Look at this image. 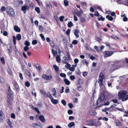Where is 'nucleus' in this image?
<instances>
[{"label":"nucleus","mask_w":128,"mask_h":128,"mask_svg":"<svg viewBox=\"0 0 128 128\" xmlns=\"http://www.w3.org/2000/svg\"><path fill=\"white\" fill-rule=\"evenodd\" d=\"M118 94L120 99H121L122 101H126L128 99V95L126 91H122L120 92H119Z\"/></svg>","instance_id":"f257e3e1"},{"label":"nucleus","mask_w":128,"mask_h":128,"mask_svg":"<svg viewBox=\"0 0 128 128\" xmlns=\"http://www.w3.org/2000/svg\"><path fill=\"white\" fill-rule=\"evenodd\" d=\"M6 11L7 14L11 16L14 17L15 16L14 12V9L10 7L8 8Z\"/></svg>","instance_id":"f03ea898"},{"label":"nucleus","mask_w":128,"mask_h":128,"mask_svg":"<svg viewBox=\"0 0 128 128\" xmlns=\"http://www.w3.org/2000/svg\"><path fill=\"white\" fill-rule=\"evenodd\" d=\"M7 90L8 92V94L7 95V98H13L14 94L13 92L11 90L10 86L8 87Z\"/></svg>","instance_id":"7ed1b4c3"},{"label":"nucleus","mask_w":128,"mask_h":128,"mask_svg":"<svg viewBox=\"0 0 128 128\" xmlns=\"http://www.w3.org/2000/svg\"><path fill=\"white\" fill-rule=\"evenodd\" d=\"M120 67V66L119 65L117 64H112L110 70V72H112L115 70L118 69Z\"/></svg>","instance_id":"20e7f679"},{"label":"nucleus","mask_w":128,"mask_h":128,"mask_svg":"<svg viewBox=\"0 0 128 128\" xmlns=\"http://www.w3.org/2000/svg\"><path fill=\"white\" fill-rule=\"evenodd\" d=\"M95 120L94 119H90L87 120L86 122L88 123L86 125L89 126H96V122H95Z\"/></svg>","instance_id":"39448f33"},{"label":"nucleus","mask_w":128,"mask_h":128,"mask_svg":"<svg viewBox=\"0 0 128 128\" xmlns=\"http://www.w3.org/2000/svg\"><path fill=\"white\" fill-rule=\"evenodd\" d=\"M114 53L113 52L105 51L103 52V55L104 57H108L111 56Z\"/></svg>","instance_id":"423d86ee"},{"label":"nucleus","mask_w":128,"mask_h":128,"mask_svg":"<svg viewBox=\"0 0 128 128\" xmlns=\"http://www.w3.org/2000/svg\"><path fill=\"white\" fill-rule=\"evenodd\" d=\"M13 98H7L6 102L7 103L8 107H9L12 105V102L13 101Z\"/></svg>","instance_id":"0eeeda50"},{"label":"nucleus","mask_w":128,"mask_h":128,"mask_svg":"<svg viewBox=\"0 0 128 128\" xmlns=\"http://www.w3.org/2000/svg\"><path fill=\"white\" fill-rule=\"evenodd\" d=\"M104 96H100L97 101V104L102 102L104 99Z\"/></svg>","instance_id":"6e6552de"},{"label":"nucleus","mask_w":128,"mask_h":128,"mask_svg":"<svg viewBox=\"0 0 128 128\" xmlns=\"http://www.w3.org/2000/svg\"><path fill=\"white\" fill-rule=\"evenodd\" d=\"M13 85L15 88L16 90L17 91H18L19 90V86L16 81H14Z\"/></svg>","instance_id":"1a4fd4ad"},{"label":"nucleus","mask_w":128,"mask_h":128,"mask_svg":"<svg viewBox=\"0 0 128 128\" xmlns=\"http://www.w3.org/2000/svg\"><path fill=\"white\" fill-rule=\"evenodd\" d=\"M29 9V6L27 5H24L22 6L21 8V10L22 11L26 10H28Z\"/></svg>","instance_id":"9d476101"},{"label":"nucleus","mask_w":128,"mask_h":128,"mask_svg":"<svg viewBox=\"0 0 128 128\" xmlns=\"http://www.w3.org/2000/svg\"><path fill=\"white\" fill-rule=\"evenodd\" d=\"M4 118V116L3 112L0 111V121L2 122Z\"/></svg>","instance_id":"9b49d317"},{"label":"nucleus","mask_w":128,"mask_h":128,"mask_svg":"<svg viewBox=\"0 0 128 128\" xmlns=\"http://www.w3.org/2000/svg\"><path fill=\"white\" fill-rule=\"evenodd\" d=\"M114 122L116 124V125L118 126L119 127L122 126L121 122L118 120H116L114 121Z\"/></svg>","instance_id":"f8f14e48"},{"label":"nucleus","mask_w":128,"mask_h":128,"mask_svg":"<svg viewBox=\"0 0 128 128\" xmlns=\"http://www.w3.org/2000/svg\"><path fill=\"white\" fill-rule=\"evenodd\" d=\"M35 66L38 69L39 71L41 72L42 70V68L40 65L39 64L37 63L35 64Z\"/></svg>","instance_id":"ddd939ff"},{"label":"nucleus","mask_w":128,"mask_h":128,"mask_svg":"<svg viewBox=\"0 0 128 128\" xmlns=\"http://www.w3.org/2000/svg\"><path fill=\"white\" fill-rule=\"evenodd\" d=\"M39 119L41 122H44L45 121L44 116L42 115H40L39 116Z\"/></svg>","instance_id":"4468645a"},{"label":"nucleus","mask_w":128,"mask_h":128,"mask_svg":"<svg viewBox=\"0 0 128 128\" xmlns=\"http://www.w3.org/2000/svg\"><path fill=\"white\" fill-rule=\"evenodd\" d=\"M79 32V31L78 30L76 29L74 30V34L76 36V38H77L79 37V36L78 34Z\"/></svg>","instance_id":"2eb2a0df"},{"label":"nucleus","mask_w":128,"mask_h":128,"mask_svg":"<svg viewBox=\"0 0 128 128\" xmlns=\"http://www.w3.org/2000/svg\"><path fill=\"white\" fill-rule=\"evenodd\" d=\"M14 29L16 32H20V29L17 26H14Z\"/></svg>","instance_id":"dca6fc26"},{"label":"nucleus","mask_w":128,"mask_h":128,"mask_svg":"<svg viewBox=\"0 0 128 128\" xmlns=\"http://www.w3.org/2000/svg\"><path fill=\"white\" fill-rule=\"evenodd\" d=\"M103 78L99 79V80L98 82L99 83V85L100 86H102L103 85Z\"/></svg>","instance_id":"f3484780"},{"label":"nucleus","mask_w":128,"mask_h":128,"mask_svg":"<svg viewBox=\"0 0 128 128\" xmlns=\"http://www.w3.org/2000/svg\"><path fill=\"white\" fill-rule=\"evenodd\" d=\"M64 81L65 83V84L67 85H68L70 84V82L66 78H64Z\"/></svg>","instance_id":"a211bd4d"},{"label":"nucleus","mask_w":128,"mask_h":128,"mask_svg":"<svg viewBox=\"0 0 128 128\" xmlns=\"http://www.w3.org/2000/svg\"><path fill=\"white\" fill-rule=\"evenodd\" d=\"M96 114V113L94 110H91L89 112V114L92 116H95Z\"/></svg>","instance_id":"6ab92c4d"},{"label":"nucleus","mask_w":128,"mask_h":128,"mask_svg":"<svg viewBox=\"0 0 128 128\" xmlns=\"http://www.w3.org/2000/svg\"><path fill=\"white\" fill-rule=\"evenodd\" d=\"M74 122H72L68 124V126L70 128H71L75 125Z\"/></svg>","instance_id":"aec40b11"},{"label":"nucleus","mask_w":128,"mask_h":128,"mask_svg":"<svg viewBox=\"0 0 128 128\" xmlns=\"http://www.w3.org/2000/svg\"><path fill=\"white\" fill-rule=\"evenodd\" d=\"M53 67L55 70L57 72H58L59 71V68L57 66L56 64H54Z\"/></svg>","instance_id":"412c9836"},{"label":"nucleus","mask_w":128,"mask_h":128,"mask_svg":"<svg viewBox=\"0 0 128 128\" xmlns=\"http://www.w3.org/2000/svg\"><path fill=\"white\" fill-rule=\"evenodd\" d=\"M106 18L108 19V20L112 21L113 20V18L112 16H110L109 15H107L106 17Z\"/></svg>","instance_id":"4be33fe9"},{"label":"nucleus","mask_w":128,"mask_h":128,"mask_svg":"<svg viewBox=\"0 0 128 128\" xmlns=\"http://www.w3.org/2000/svg\"><path fill=\"white\" fill-rule=\"evenodd\" d=\"M51 102L54 104H56L58 102V101L57 100H55L53 98L51 100Z\"/></svg>","instance_id":"5701e85b"},{"label":"nucleus","mask_w":128,"mask_h":128,"mask_svg":"<svg viewBox=\"0 0 128 128\" xmlns=\"http://www.w3.org/2000/svg\"><path fill=\"white\" fill-rule=\"evenodd\" d=\"M57 62L59 63L61 62V59L60 57L59 56H57L56 58Z\"/></svg>","instance_id":"b1692460"},{"label":"nucleus","mask_w":128,"mask_h":128,"mask_svg":"<svg viewBox=\"0 0 128 128\" xmlns=\"http://www.w3.org/2000/svg\"><path fill=\"white\" fill-rule=\"evenodd\" d=\"M26 74L30 78H31V73L30 71L28 70H26Z\"/></svg>","instance_id":"393cba45"},{"label":"nucleus","mask_w":128,"mask_h":128,"mask_svg":"<svg viewBox=\"0 0 128 128\" xmlns=\"http://www.w3.org/2000/svg\"><path fill=\"white\" fill-rule=\"evenodd\" d=\"M110 104V102L108 101H107L106 102L104 103V104H102L101 105H100V106H99V107H101L102 106H103V105L104 106H108Z\"/></svg>","instance_id":"a878e982"},{"label":"nucleus","mask_w":128,"mask_h":128,"mask_svg":"<svg viewBox=\"0 0 128 128\" xmlns=\"http://www.w3.org/2000/svg\"><path fill=\"white\" fill-rule=\"evenodd\" d=\"M50 46L52 48H54L55 47V44L54 42L52 41L50 42Z\"/></svg>","instance_id":"bb28decb"},{"label":"nucleus","mask_w":128,"mask_h":128,"mask_svg":"<svg viewBox=\"0 0 128 128\" xmlns=\"http://www.w3.org/2000/svg\"><path fill=\"white\" fill-rule=\"evenodd\" d=\"M68 27L70 28L73 26V24L71 21H70L68 23Z\"/></svg>","instance_id":"cd10ccee"},{"label":"nucleus","mask_w":128,"mask_h":128,"mask_svg":"<svg viewBox=\"0 0 128 128\" xmlns=\"http://www.w3.org/2000/svg\"><path fill=\"white\" fill-rule=\"evenodd\" d=\"M0 60L1 61L2 63L3 64H4L5 62L4 58L3 57H0Z\"/></svg>","instance_id":"c85d7f7f"},{"label":"nucleus","mask_w":128,"mask_h":128,"mask_svg":"<svg viewBox=\"0 0 128 128\" xmlns=\"http://www.w3.org/2000/svg\"><path fill=\"white\" fill-rule=\"evenodd\" d=\"M16 39L18 40H20L21 39V35L20 34H17L16 36Z\"/></svg>","instance_id":"c756f323"},{"label":"nucleus","mask_w":128,"mask_h":128,"mask_svg":"<svg viewBox=\"0 0 128 128\" xmlns=\"http://www.w3.org/2000/svg\"><path fill=\"white\" fill-rule=\"evenodd\" d=\"M104 78V76L102 72L100 73V75L99 76V79L103 78V79Z\"/></svg>","instance_id":"7c9ffc66"},{"label":"nucleus","mask_w":128,"mask_h":128,"mask_svg":"<svg viewBox=\"0 0 128 128\" xmlns=\"http://www.w3.org/2000/svg\"><path fill=\"white\" fill-rule=\"evenodd\" d=\"M80 20L81 22H85L86 20L85 18L81 17L80 18Z\"/></svg>","instance_id":"2f4dec72"},{"label":"nucleus","mask_w":128,"mask_h":128,"mask_svg":"<svg viewBox=\"0 0 128 128\" xmlns=\"http://www.w3.org/2000/svg\"><path fill=\"white\" fill-rule=\"evenodd\" d=\"M64 2L65 6H67L68 5V2L67 0H64Z\"/></svg>","instance_id":"473e14b6"},{"label":"nucleus","mask_w":128,"mask_h":128,"mask_svg":"<svg viewBox=\"0 0 128 128\" xmlns=\"http://www.w3.org/2000/svg\"><path fill=\"white\" fill-rule=\"evenodd\" d=\"M29 7L30 8L32 9H33L34 8V5L32 2H31L29 4Z\"/></svg>","instance_id":"72a5a7b5"},{"label":"nucleus","mask_w":128,"mask_h":128,"mask_svg":"<svg viewBox=\"0 0 128 128\" xmlns=\"http://www.w3.org/2000/svg\"><path fill=\"white\" fill-rule=\"evenodd\" d=\"M25 86L27 87H29L30 86V84L28 81H26L25 82Z\"/></svg>","instance_id":"f704fd0d"},{"label":"nucleus","mask_w":128,"mask_h":128,"mask_svg":"<svg viewBox=\"0 0 128 128\" xmlns=\"http://www.w3.org/2000/svg\"><path fill=\"white\" fill-rule=\"evenodd\" d=\"M32 126L34 127V128H38L37 127L38 126H40L36 124H32Z\"/></svg>","instance_id":"c9c22d12"},{"label":"nucleus","mask_w":128,"mask_h":128,"mask_svg":"<svg viewBox=\"0 0 128 128\" xmlns=\"http://www.w3.org/2000/svg\"><path fill=\"white\" fill-rule=\"evenodd\" d=\"M78 83L80 85L83 84L82 80L81 79L78 80L77 81Z\"/></svg>","instance_id":"e433bc0d"},{"label":"nucleus","mask_w":128,"mask_h":128,"mask_svg":"<svg viewBox=\"0 0 128 128\" xmlns=\"http://www.w3.org/2000/svg\"><path fill=\"white\" fill-rule=\"evenodd\" d=\"M7 71L8 74L12 76V73L10 68H9L8 69Z\"/></svg>","instance_id":"4c0bfd02"},{"label":"nucleus","mask_w":128,"mask_h":128,"mask_svg":"<svg viewBox=\"0 0 128 128\" xmlns=\"http://www.w3.org/2000/svg\"><path fill=\"white\" fill-rule=\"evenodd\" d=\"M35 10L38 13H39L40 12V9L39 7H36L35 8Z\"/></svg>","instance_id":"58836bf2"},{"label":"nucleus","mask_w":128,"mask_h":128,"mask_svg":"<svg viewBox=\"0 0 128 128\" xmlns=\"http://www.w3.org/2000/svg\"><path fill=\"white\" fill-rule=\"evenodd\" d=\"M24 44L26 46H28L30 45V44L28 41H26L25 42Z\"/></svg>","instance_id":"ea45409f"},{"label":"nucleus","mask_w":128,"mask_h":128,"mask_svg":"<svg viewBox=\"0 0 128 128\" xmlns=\"http://www.w3.org/2000/svg\"><path fill=\"white\" fill-rule=\"evenodd\" d=\"M82 62L84 64L85 63L86 64V66H88V62L87 61V60L86 59H84L82 60Z\"/></svg>","instance_id":"a19ab883"},{"label":"nucleus","mask_w":128,"mask_h":128,"mask_svg":"<svg viewBox=\"0 0 128 128\" xmlns=\"http://www.w3.org/2000/svg\"><path fill=\"white\" fill-rule=\"evenodd\" d=\"M61 103L62 104H63V105L65 106L66 105V101L64 100H62L61 101Z\"/></svg>","instance_id":"79ce46f5"},{"label":"nucleus","mask_w":128,"mask_h":128,"mask_svg":"<svg viewBox=\"0 0 128 128\" xmlns=\"http://www.w3.org/2000/svg\"><path fill=\"white\" fill-rule=\"evenodd\" d=\"M47 75L45 74H44L42 75V78L46 80Z\"/></svg>","instance_id":"37998d69"},{"label":"nucleus","mask_w":128,"mask_h":128,"mask_svg":"<svg viewBox=\"0 0 128 128\" xmlns=\"http://www.w3.org/2000/svg\"><path fill=\"white\" fill-rule=\"evenodd\" d=\"M66 65L65 66V67L68 69H69L71 66L70 64L67 62L66 63Z\"/></svg>","instance_id":"c03bdc74"},{"label":"nucleus","mask_w":128,"mask_h":128,"mask_svg":"<svg viewBox=\"0 0 128 128\" xmlns=\"http://www.w3.org/2000/svg\"><path fill=\"white\" fill-rule=\"evenodd\" d=\"M110 110L109 108H106L102 110V111L103 112H106L107 111H109Z\"/></svg>","instance_id":"a18cd8bd"},{"label":"nucleus","mask_w":128,"mask_h":128,"mask_svg":"<svg viewBox=\"0 0 128 128\" xmlns=\"http://www.w3.org/2000/svg\"><path fill=\"white\" fill-rule=\"evenodd\" d=\"M32 43L33 45H36L37 44L38 42L36 40H34L32 41Z\"/></svg>","instance_id":"49530a36"},{"label":"nucleus","mask_w":128,"mask_h":128,"mask_svg":"<svg viewBox=\"0 0 128 128\" xmlns=\"http://www.w3.org/2000/svg\"><path fill=\"white\" fill-rule=\"evenodd\" d=\"M34 109L35 111L36 112L38 113V114H40V112L39 110L37 108L35 107L34 108Z\"/></svg>","instance_id":"de8ad7c7"},{"label":"nucleus","mask_w":128,"mask_h":128,"mask_svg":"<svg viewBox=\"0 0 128 128\" xmlns=\"http://www.w3.org/2000/svg\"><path fill=\"white\" fill-rule=\"evenodd\" d=\"M60 75L61 77H62L64 78H66V74L64 73H61L60 74Z\"/></svg>","instance_id":"09e8293b"},{"label":"nucleus","mask_w":128,"mask_h":128,"mask_svg":"<svg viewBox=\"0 0 128 128\" xmlns=\"http://www.w3.org/2000/svg\"><path fill=\"white\" fill-rule=\"evenodd\" d=\"M105 19L104 18H103V17L101 16L98 19V20H102V21H104V20Z\"/></svg>","instance_id":"8fccbe9b"},{"label":"nucleus","mask_w":128,"mask_h":128,"mask_svg":"<svg viewBox=\"0 0 128 128\" xmlns=\"http://www.w3.org/2000/svg\"><path fill=\"white\" fill-rule=\"evenodd\" d=\"M110 118L114 120H116V118L114 115L112 114H110Z\"/></svg>","instance_id":"3c124183"},{"label":"nucleus","mask_w":128,"mask_h":128,"mask_svg":"<svg viewBox=\"0 0 128 128\" xmlns=\"http://www.w3.org/2000/svg\"><path fill=\"white\" fill-rule=\"evenodd\" d=\"M78 43V42L77 40H74L72 42V44L74 45Z\"/></svg>","instance_id":"603ef678"},{"label":"nucleus","mask_w":128,"mask_h":128,"mask_svg":"<svg viewBox=\"0 0 128 128\" xmlns=\"http://www.w3.org/2000/svg\"><path fill=\"white\" fill-rule=\"evenodd\" d=\"M12 38H13V41L14 44V45H16V38L14 36H13Z\"/></svg>","instance_id":"864d4df0"},{"label":"nucleus","mask_w":128,"mask_h":128,"mask_svg":"<svg viewBox=\"0 0 128 128\" xmlns=\"http://www.w3.org/2000/svg\"><path fill=\"white\" fill-rule=\"evenodd\" d=\"M7 123L8 124L9 126L12 125V123L11 121L9 120L8 119L7 122Z\"/></svg>","instance_id":"5fc2aeb1"},{"label":"nucleus","mask_w":128,"mask_h":128,"mask_svg":"<svg viewBox=\"0 0 128 128\" xmlns=\"http://www.w3.org/2000/svg\"><path fill=\"white\" fill-rule=\"evenodd\" d=\"M29 49V48L28 46H25L24 48V50L25 52L27 51Z\"/></svg>","instance_id":"6e6d98bb"},{"label":"nucleus","mask_w":128,"mask_h":128,"mask_svg":"<svg viewBox=\"0 0 128 128\" xmlns=\"http://www.w3.org/2000/svg\"><path fill=\"white\" fill-rule=\"evenodd\" d=\"M40 36L41 37V38L43 41L45 40V37L42 34H40Z\"/></svg>","instance_id":"4d7b16f0"},{"label":"nucleus","mask_w":128,"mask_h":128,"mask_svg":"<svg viewBox=\"0 0 128 128\" xmlns=\"http://www.w3.org/2000/svg\"><path fill=\"white\" fill-rule=\"evenodd\" d=\"M68 113L70 115L72 114L73 112L72 110H68Z\"/></svg>","instance_id":"13d9d810"},{"label":"nucleus","mask_w":128,"mask_h":128,"mask_svg":"<svg viewBox=\"0 0 128 128\" xmlns=\"http://www.w3.org/2000/svg\"><path fill=\"white\" fill-rule=\"evenodd\" d=\"M96 40L97 41L100 42L102 41V39L99 37H97L96 38Z\"/></svg>","instance_id":"bf43d9fd"},{"label":"nucleus","mask_w":128,"mask_h":128,"mask_svg":"<svg viewBox=\"0 0 128 128\" xmlns=\"http://www.w3.org/2000/svg\"><path fill=\"white\" fill-rule=\"evenodd\" d=\"M52 78V75H50V76H47L46 80H51Z\"/></svg>","instance_id":"052dcab7"},{"label":"nucleus","mask_w":128,"mask_h":128,"mask_svg":"<svg viewBox=\"0 0 128 128\" xmlns=\"http://www.w3.org/2000/svg\"><path fill=\"white\" fill-rule=\"evenodd\" d=\"M10 116L13 119H14L16 117L15 114L14 113H12L11 114Z\"/></svg>","instance_id":"680f3d73"},{"label":"nucleus","mask_w":128,"mask_h":128,"mask_svg":"<svg viewBox=\"0 0 128 128\" xmlns=\"http://www.w3.org/2000/svg\"><path fill=\"white\" fill-rule=\"evenodd\" d=\"M94 15L95 16H98L100 15V14L98 11H96L94 12Z\"/></svg>","instance_id":"e2e57ef3"},{"label":"nucleus","mask_w":128,"mask_h":128,"mask_svg":"<svg viewBox=\"0 0 128 128\" xmlns=\"http://www.w3.org/2000/svg\"><path fill=\"white\" fill-rule=\"evenodd\" d=\"M6 8L4 6H2L0 10L2 12H4L5 11Z\"/></svg>","instance_id":"0e129e2a"},{"label":"nucleus","mask_w":128,"mask_h":128,"mask_svg":"<svg viewBox=\"0 0 128 128\" xmlns=\"http://www.w3.org/2000/svg\"><path fill=\"white\" fill-rule=\"evenodd\" d=\"M90 10L91 12H94L95 11L94 9L92 7H91L90 8Z\"/></svg>","instance_id":"69168bd1"},{"label":"nucleus","mask_w":128,"mask_h":128,"mask_svg":"<svg viewBox=\"0 0 128 128\" xmlns=\"http://www.w3.org/2000/svg\"><path fill=\"white\" fill-rule=\"evenodd\" d=\"M38 27L39 30H40V31H42L43 30V27L41 25H39L38 26Z\"/></svg>","instance_id":"338daca9"},{"label":"nucleus","mask_w":128,"mask_h":128,"mask_svg":"<svg viewBox=\"0 0 128 128\" xmlns=\"http://www.w3.org/2000/svg\"><path fill=\"white\" fill-rule=\"evenodd\" d=\"M75 70V68L72 66L71 67H70V68H69V70H70L72 72H74Z\"/></svg>","instance_id":"774afa93"}]
</instances>
